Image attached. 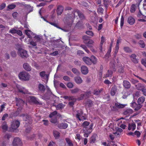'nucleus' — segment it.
I'll list each match as a JSON object with an SVG mask.
<instances>
[{"label":"nucleus","instance_id":"1","mask_svg":"<svg viewBox=\"0 0 146 146\" xmlns=\"http://www.w3.org/2000/svg\"><path fill=\"white\" fill-rule=\"evenodd\" d=\"M30 75L29 74L25 72H21L19 75V78L24 81H27L29 80Z\"/></svg>","mask_w":146,"mask_h":146},{"label":"nucleus","instance_id":"2","mask_svg":"<svg viewBox=\"0 0 146 146\" xmlns=\"http://www.w3.org/2000/svg\"><path fill=\"white\" fill-rule=\"evenodd\" d=\"M17 53L19 56L23 58H27L29 56L27 52L21 48L19 49Z\"/></svg>","mask_w":146,"mask_h":146},{"label":"nucleus","instance_id":"3","mask_svg":"<svg viewBox=\"0 0 146 146\" xmlns=\"http://www.w3.org/2000/svg\"><path fill=\"white\" fill-rule=\"evenodd\" d=\"M110 65L111 70H108V72L105 75V78L111 77L113 74V72L112 70H113V71H115L116 70V69L115 68V64L114 63H110Z\"/></svg>","mask_w":146,"mask_h":146},{"label":"nucleus","instance_id":"4","mask_svg":"<svg viewBox=\"0 0 146 146\" xmlns=\"http://www.w3.org/2000/svg\"><path fill=\"white\" fill-rule=\"evenodd\" d=\"M77 113L76 115V117L79 120L81 121L86 119V117L82 115L83 112L81 110H78L76 111Z\"/></svg>","mask_w":146,"mask_h":146},{"label":"nucleus","instance_id":"5","mask_svg":"<svg viewBox=\"0 0 146 146\" xmlns=\"http://www.w3.org/2000/svg\"><path fill=\"white\" fill-rule=\"evenodd\" d=\"M76 13L78 14L79 17L81 19L84 20L85 19V17L84 14L82 12L77 9L74 10L72 13V15L74 16V18H75V13Z\"/></svg>","mask_w":146,"mask_h":146},{"label":"nucleus","instance_id":"6","mask_svg":"<svg viewBox=\"0 0 146 146\" xmlns=\"http://www.w3.org/2000/svg\"><path fill=\"white\" fill-rule=\"evenodd\" d=\"M13 146H22V143L21 140L18 137L14 138L13 142Z\"/></svg>","mask_w":146,"mask_h":146},{"label":"nucleus","instance_id":"7","mask_svg":"<svg viewBox=\"0 0 146 146\" xmlns=\"http://www.w3.org/2000/svg\"><path fill=\"white\" fill-rule=\"evenodd\" d=\"M20 124V122L18 120H14L12 122L11 127L14 129H17L19 127Z\"/></svg>","mask_w":146,"mask_h":146},{"label":"nucleus","instance_id":"8","mask_svg":"<svg viewBox=\"0 0 146 146\" xmlns=\"http://www.w3.org/2000/svg\"><path fill=\"white\" fill-rule=\"evenodd\" d=\"M17 88L19 91L21 93L24 94H29L28 91L24 87L20 86H17Z\"/></svg>","mask_w":146,"mask_h":146},{"label":"nucleus","instance_id":"9","mask_svg":"<svg viewBox=\"0 0 146 146\" xmlns=\"http://www.w3.org/2000/svg\"><path fill=\"white\" fill-rule=\"evenodd\" d=\"M84 62L87 64L90 65L92 63V60L88 57L85 56L83 58Z\"/></svg>","mask_w":146,"mask_h":146},{"label":"nucleus","instance_id":"10","mask_svg":"<svg viewBox=\"0 0 146 146\" xmlns=\"http://www.w3.org/2000/svg\"><path fill=\"white\" fill-rule=\"evenodd\" d=\"M133 111V110L132 109H127L124 111L123 114L126 116H128L132 114Z\"/></svg>","mask_w":146,"mask_h":146},{"label":"nucleus","instance_id":"11","mask_svg":"<svg viewBox=\"0 0 146 146\" xmlns=\"http://www.w3.org/2000/svg\"><path fill=\"white\" fill-rule=\"evenodd\" d=\"M23 67L25 70L27 71H30L31 70V68L29 64L27 63H24Z\"/></svg>","mask_w":146,"mask_h":146},{"label":"nucleus","instance_id":"12","mask_svg":"<svg viewBox=\"0 0 146 146\" xmlns=\"http://www.w3.org/2000/svg\"><path fill=\"white\" fill-rule=\"evenodd\" d=\"M64 10L63 7L61 5L58 6L57 9V14L58 15H60L63 12Z\"/></svg>","mask_w":146,"mask_h":146},{"label":"nucleus","instance_id":"13","mask_svg":"<svg viewBox=\"0 0 146 146\" xmlns=\"http://www.w3.org/2000/svg\"><path fill=\"white\" fill-rule=\"evenodd\" d=\"M123 85L125 88L126 89H129L131 87L130 83L127 80H124L123 82Z\"/></svg>","mask_w":146,"mask_h":146},{"label":"nucleus","instance_id":"14","mask_svg":"<svg viewBox=\"0 0 146 146\" xmlns=\"http://www.w3.org/2000/svg\"><path fill=\"white\" fill-rule=\"evenodd\" d=\"M58 126L60 129H65L68 127V125L67 123H62L59 124Z\"/></svg>","mask_w":146,"mask_h":146},{"label":"nucleus","instance_id":"15","mask_svg":"<svg viewBox=\"0 0 146 146\" xmlns=\"http://www.w3.org/2000/svg\"><path fill=\"white\" fill-rule=\"evenodd\" d=\"M136 56L135 54H132L130 56L131 60L135 63H137L138 62V60L136 58Z\"/></svg>","mask_w":146,"mask_h":146},{"label":"nucleus","instance_id":"16","mask_svg":"<svg viewBox=\"0 0 146 146\" xmlns=\"http://www.w3.org/2000/svg\"><path fill=\"white\" fill-rule=\"evenodd\" d=\"M81 71L82 73L84 74H86L88 72V69L87 67L85 66L81 67Z\"/></svg>","mask_w":146,"mask_h":146},{"label":"nucleus","instance_id":"17","mask_svg":"<svg viewBox=\"0 0 146 146\" xmlns=\"http://www.w3.org/2000/svg\"><path fill=\"white\" fill-rule=\"evenodd\" d=\"M21 116L23 117V119L25 121L29 122V121H30L31 120V117L27 115L23 114L21 115Z\"/></svg>","mask_w":146,"mask_h":146},{"label":"nucleus","instance_id":"18","mask_svg":"<svg viewBox=\"0 0 146 146\" xmlns=\"http://www.w3.org/2000/svg\"><path fill=\"white\" fill-rule=\"evenodd\" d=\"M117 91V87L116 86L113 87L111 90V94L112 96H114L116 94Z\"/></svg>","mask_w":146,"mask_h":146},{"label":"nucleus","instance_id":"19","mask_svg":"<svg viewBox=\"0 0 146 146\" xmlns=\"http://www.w3.org/2000/svg\"><path fill=\"white\" fill-rule=\"evenodd\" d=\"M90 123L87 121H85L82 124V126L83 127V131L84 132H85L86 130L87 127L89 125Z\"/></svg>","mask_w":146,"mask_h":146},{"label":"nucleus","instance_id":"20","mask_svg":"<svg viewBox=\"0 0 146 146\" xmlns=\"http://www.w3.org/2000/svg\"><path fill=\"white\" fill-rule=\"evenodd\" d=\"M74 80L75 82L78 84H81L82 83L83 80L79 76H77L75 77Z\"/></svg>","mask_w":146,"mask_h":146},{"label":"nucleus","instance_id":"21","mask_svg":"<svg viewBox=\"0 0 146 146\" xmlns=\"http://www.w3.org/2000/svg\"><path fill=\"white\" fill-rule=\"evenodd\" d=\"M25 33L28 36V37L30 38H32V36L31 35H34V34L30 30H25Z\"/></svg>","mask_w":146,"mask_h":146},{"label":"nucleus","instance_id":"22","mask_svg":"<svg viewBox=\"0 0 146 146\" xmlns=\"http://www.w3.org/2000/svg\"><path fill=\"white\" fill-rule=\"evenodd\" d=\"M136 125L133 123H129L128 125V129L129 130H134L135 129Z\"/></svg>","mask_w":146,"mask_h":146},{"label":"nucleus","instance_id":"23","mask_svg":"<svg viewBox=\"0 0 146 146\" xmlns=\"http://www.w3.org/2000/svg\"><path fill=\"white\" fill-rule=\"evenodd\" d=\"M65 140L68 146H74L72 141L69 138L66 137L65 138Z\"/></svg>","mask_w":146,"mask_h":146},{"label":"nucleus","instance_id":"24","mask_svg":"<svg viewBox=\"0 0 146 146\" xmlns=\"http://www.w3.org/2000/svg\"><path fill=\"white\" fill-rule=\"evenodd\" d=\"M65 105L62 103H60L55 106L57 110H61L64 107Z\"/></svg>","mask_w":146,"mask_h":146},{"label":"nucleus","instance_id":"25","mask_svg":"<svg viewBox=\"0 0 146 146\" xmlns=\"http://www.w3.org/2000/svg\"><path fill=\"white\" fill-rule=\"evenodd\" d=\"M128 22L130 25H132L134 24L135 21L134 19L131 17H129L128 18Z\"/></svg>","mask_w":146,"mask_h":146},{"label":"nucleus","instance_id":"26","mask_svg":"<svg viewBox=\"0 0 146 146\" xmlns=\"http://www.w3.org/2000/svg\"><path fill=\"white\" fill-rule=\"evenodd\" d=\"M145 100V97L143 96H141L138 98L137 100V102L138 104H141L144 102Z\"/></svg>","mask_w":146,"mask_h":146},{"label":"nucleus","instance_id":"27","mask_svg":"<svg viewBox=\"0 0 146 146\" xmlns=\"http://www.w3.org/2000/svg\"><path fill=\"white\" fill-rule=\"evenodd\" d=\"M136 86L138 90H141L145 86L139 83L136 85Z\"/></svg>","mask_w":146,"mask_h":146},{"label":"nucleus","instance_id":"28","mask_svg":"<svg viewBox=\"0 0 146 146\" xmlns=\"http://www.w3.org/2000/svg\"><path fill=\"white\" fill-rule=\"evenodd\" d=\"M139 6H137V4H132L130 8V11L131 13H134L136 9Z\"/></svg>","mask_w":146,"mask_h":146},{"label":"nucleus","instance_id":"29","mask_svg":"<svg viewBox=\"0 0 146 146\" xmlns=\"http://www.w3.org/2000/svg\"><path fill=\"white\" fill-rule=\"evenodd\" d=\"M91 94V92L90 91L86 92H85V94H81V98H80L79 100H82V99H83L84 97L85 96H86L87 97H88L89 96H90Z\"/></svg>","mask_w":146,"mask_h":146},{"label":"nucleus","instance_id":"30","mask_svg":"<svg viewBox=\"0 0 146 146\" xmlns=\"http://www.w3.org/2000/svg\"><path fill=\"white\" fill-rule=\"evenodd\" d=\"M8 126L6 123L5 122H4L2 126V128L4 131H5L8 129Z\"/></svg>","mask_w":146,"mask_h":146},{"label":"nucleus","instance_id":"31","mask_svg":"<svg viewBox=\"0 0 146 146\" xmlns=\"http://www.w3.org/2000/svg\"><path fill=\"white\" fill-rule=\"evenodd\" d=\"M17 99L16 106H21L24 103V101L21 99H19L18 100H17Z\"/></svg>","mask_w":146,"mask_h":146},{"label":"nucleus","instance_id":"32","mask_svg":"<svg viewBox=\"0 0 146 146\" xmlns=\"http://www.w3.org/2000/svg\"><path fill=\"white\" fill-rule=\"evenodd\" d=\"M38 88L39 90L41 91L44 92L45 90L44 86L41 84H40L38 85Z\"/></svg>","mask_w":146,"mask_h":146},{"label":"nucleus","instance_id":"33","mask_svg":"<svg viewBox=\"0 0 146 146\" xmlns=\"http://www.w3.org/2000/svg\"><path fill=\"white\" fill-rule=\"evenodd\" d=\"M80 90L79 89L76 88L73 89L71 90L70 91L72 93L74 94L78 92H79Z\"/></svg>","mask_w":146,"mask_h":146},{"label":"nucleus","instance_id":"34","mask_svg":"<svg viewBox=\"0 0 146 146\" xmlns=\"http://www.w3.org/2000/svg\"><path fill=\"white\" fill-rule=\"evenodd\" d=\"M92 131H90L89 129H86L85 132L84 134V136L85 137H88L89 134Z\"/></svg>","mask_w":146,"mask_h":146},{"label":"nucleus","instance_id":"35","mask_svg":"<svg viewBox=\"0 0 146 146\" xmlns=\"http://www.w3.org/2000/svg\"><path fill=\"white\" fill-rule=\"evenodd\" d=\"M96 135H94L91 137L90 140V143H94L96 141Z\"/></svg>","mask_w":146,"mask_h":146},{"label":"nucleus","instance_id":"36","mask_svg":"<svg viewBox=\"0 0 146 146\" xmlns=\"http://www.w3.org/2000/svg\"><path fill=\"white\" fill-rule=\"evenodd\" d=\"M101 39V42H100V50L101 51H102V46L103 43H104V42L105 41V39H104V37L103 36H102V37Z\"/></svg>","mask_w":146,"mask_h":146},{"label":"nucleus","instance_id":"37","mask_svg":"<svg viewBox=\"0 0 146 146\" xmlns=\"http://www.w3.org/2000/svg\"><path fill=\"white\" fill-rule=\"evenodd\" d=\"M53 133L54 137L56 138L60 136V133L56 131H53Z\"/></svg>","mask_w":146,"mask_h":146},{"label":"nucleus","instance_id":"38","mask_svg":"<svg viewBox=\"0 0 146 146\" xmlns=\"http://www.w3.org/2000/svg\"><path fill=\"white\" fill-rule=\"evenodd\" d=\"M83 38L84 42L85 44L87 43V41L90 40L89 37L86 35L83 36Z\"/></svg>","mask_w":146,"mask_h":146},{"label":"nucleus","instance_id":"39","mask_svg":"<svg viewBox=\"0 0 146 146\" xmlns=\"http://www.w3.org/2000/svg\"><path fill=\"white\" fill-rule=\"evenodd\" d=\"M142 106V105L141 104H137L135 107L134 108V109L136 111H138Z\"/></svg>","mask_w":146,"mask_h":146},{"label":"nucleus","instance_id":"40","mask_svg":"<svg viewBox=\"0 0 146 146\" xmlns=\"http://www.w3.org/2000/svg\"><path fill=\"white\" fill-rule=\"evenodd\" d=\"M140 46L142 48H144L145 46V44L144 41L142 40H140L139 42Z\"/></svg>","mask_w":146,"mask_h":146},{"label":"nucleus","instance_id":"41","mask_svg":"<svg viewBox=\"0 0 146 146\" xmlns=\"http://www.w3.org/2000/svg\"><path fill=\"white\" fill-rule=\"evenodd\" d=\"M118 72L120 73H122L124 72V67L123 66H120L118 69Z\"/></svg>","mask_w":146,"mask_h":146},{"label":"nucleus","instance_id":"42","mask_svg":"<svg viewBox=\"0 0 146 146\" xmlns=\"http://www.w3.org/2000/svg\"><path fill=\"white\" fill-rule=\"evenodd\" d=\"M80 46L83 48L87 53H89L90 52L87 49V48L85 45H81Z\"/></svg>","mask_w":146,"mask_h":146},{"label":"nucleus","instance_id":"43","mask_svg":"<svg viewBox=\"0 0 146 146\" xmlns=\"http://www.w3.org/2000/svg\"><path fill=\"white\" fill-rule=\"evenodd\" d=\"M72 71L74 74L76 75H78L79 74V71L76 68H73L72 69Z\"/></svg>","mask_w":146,"mask_h":146},{"label":"nucleus","instance_id":"44","mask_svg":"<svg viewBox=\"0 0 146 146\" xmlns=\"http://www.w3.org/2000/svg\"><path fill=\"white\" fill-rule=\"evenodd\" d=\"M124 50L126 52H132L131 50L128 47H125L124 48Z\"/></svg>","mask_w":146,"mask_h":146},{"label":"nucleus","instance_id":"45","mask_svg":"<svg viewBox=\"0 0 146 146\" xmlns=\"http://www.w3.org/2000/svg\"><path fill=\"white\" fill-rule=\"evenodd\" d=\"M49 23L51 24V25L54 26L56 27L57 28L61 29L62 30H63L61 28H60V27H59L55 23H53V22H49Z\"/></svg>","mask_w":146,"mask_h":146},{"label":"nucleus","instance_id":"46","mask_svg":"<svg viewBox=\"0 0 146 146\" xmlns=\"http://www.w3.org/2000/svg\"><path fill=\"white\" fill-rule=\"evenodd\" d=\"M115 106L119 108H123L124 106L123 105H122L119 103H115Z\"/></svg>","mask_w":146,"mask_h":146},{"label":"nucleus","instance_id":"47","mask_svg":"<svg viewBox=\"0 0 146 146\" xmlns=\"http://www.w3.org/2000/svg\"><path fill=\"white\" fill-rule=\"evenodd\" d=\"M91 60H92V62L94 64H95L96 63L97 59L94 56H92Z\"/></svg>","mask_w":146,"mask_h":146},{"label":"nucleus","instance_id":"48","mask_svg":"<svg viewBox=\"0 0 146 146\" xmlns=\"http://www.w3.org/2000/svg\"><path fill=\"white\" fill-rule=\"evenodd\" d=\"M67 86L69 88H72L73 87L74 85L72 83L69 82L67 84Z\"/></svg>","mask_w":146,"mask_h":146},{"label":"nucleus","instance_id":"49","mask_svg":"<svg viewBox=\"0 0 146 146\" xmlns=\"http://www.w3.org/2000/svg\"><path fill=\"white\" fill-rule=\"evenodd\" d=\"M57 111H54L53 112H52L50 113L49 115V117H50L51 118L55 115L57 114Z\"/></svg>","mask_w":146,"mask_h":146},{"label":"nucleus","instance_id":"50","mask_svg":"<svg viewBox=\"0 0 146 146\" xmlns=\"http://www.w3.org/2000/svg\"><path fill=\"white\" fill-rule=\"evenodd\" d=\"M94 43V41L90 39L87 41V43H86L87 45H93Z\"/></svg>","mask_w":146,"mask_h":146},{"label":"nucleus","instance_id":"51","mask_svg":"<svg viewBox=\"0 0 146 146\" xmlns=\"http://www.w3.org/2000/svg\"><path fill=\"white\" fill-rule=\"evenodd\" d=\"M17 30L14 28H13L12 29L10 30L9 32L12 34H15L16 33Z\"/></svg>","mask_w":146,"mask_h":146},{"label":"nucleus","instance_id":"52","mask_svg":"<svg viewBox=\"0 0 146 146\" xmlns=\"http://www.w3.org/2000/svg\"><path fill=\"white\" fill-rule=\"evenodd\" d=\"M124 23V18L123 16L122 15L121 19L120 26L121 28L123 25Z\"/></svg>","mask_w":146,"mask_h":146},{"label":"nucleus","instance_id":"53","mask_svg":"<svg viewBox=\"0 0 146 146\" xmlns=\"http://www.w3.org/2000/svg\"><path fill=\"white\" fill-rule=\"evenodd\" d=\"M16 7V5L14 4H11L9 5L8 6V8L10 9H13Z\"/></svg>","mask_w":146,"mask_h":146},{"label":"nucleus","instance_id":"54","mask_svg":"<svg viewBox=\"0 0 146 146\" xmlns=\"http://www.w3.org/2000/svg\"><path fill=\"white\" fill-rule=\"evenodd\" d=\"M11 56L13 57H15L16 56L17 54L15 51H12L10 53Z\"/></svg>","mask_w":146,"mask_h":146},{"label":"nucleus","instance_id":"55","mask_svg":"<svg viewBox=\"0 0 146 146\" xmlns=\"http://www.w3.org/2000/svg\"><path fill=\"white\" fill-rule=\"evenodd\" d=\"M135 122L137 124V129H138L139 127L141 126V122L139 120H136L135 121Z\"/></svg>","mask_w":146,"mask_h":146},{"label":"nucleus","instance_id":"56","mask_svg":"<svg viewBox=\"0 0 146 146\" xmlns=\"http://www.w3.org/2000/svg\"><path fill=\"white\" fill-rule=\"evenodd\" d=\"M103 11L104 9L102 7H99L98 9V12L99 13L102 14Z\"/></svg>","mask_w":146,"mask_h":146},{"label":"nucleus","instance_id":"57","mask_svg":"<svg viewBox=\"0 0 146 146\" xmlns=\"http://www.w3.org/2000/svg\"><path fill=\"white\" fill-rule=\"evenodd\" d=\"M76 101V99H74L73 100L70 102L69 104L70 106H72L74 104V102Z\"/></svg>","mask_w":146,"mask_h":146},{"label":"nucleus","instance_id":"58","mask_svg":"<svg viewBox=\"0 0 146 146\" xmlns=\"http://www.w3.org/2000/svg\"><path fill=\"white\" fill-rule=\"evenodd\" d=\"M63 78L64 80L66 81H69L70 80V78L67 76H64Z\"/></svg>","mask_w":146,"mask_h":146},{"label":"nucleus","instance_id":"59","mask_svg":"<svg viewBox=\"0 0 146 146\" xmlns=\"http://www.w3.org/2000/svg\"><path fill=\"white\" fill-rule=\"evenodd\" d=\"M86 33L88 35L91 36H93L94 35L92 31H87L86 32Z\"/></svg>","mask_w":146,"mask_h":146},{"label":"nucleus","instance_id":"60","mask_svg":"<svg viewBox=\"0 0 146 146\" xmlns=\"http://www.w3.org/2000/svg\"><path fill=\"white\" fill-rule=\"evenodd\" d=\"M46 75V72L45 71H43L40 73V75L42 77H44Z\"/></svg>","mask_w":146,"mask_h":146},{"label":"nucleus","instance_id":"61","mask_svg":"<svg viewBox=\"0 0 146 146\" xmlns=\"http://www.w3.org/2000/svg\"><path fill=\"white\" fill-rule=\"evenodd\" d=\"M50 121L51 122L53 123H56L57 122V120L56 118H52Z\"/></svg>","mask_w":146,"mask_h":146},{"label":"nucleus","instance_id":"62","mask_svg":"<svg viewBox=\"0 0 146 146\" xmlns=\"http://www.w3.org/2000/svg\"><path fill=\"white\" fill-rule=\"evenodd\" d=\"M100 92V90H96L94 91V94L96 95H99Z\"/></svg>","mask_w":146,"mask_h":146},{"label":"nucleus","instance_id":"63","mask_svg":"<svg viewBox=\"0 0 146 146\" xmlns=\"http://www.w3.org/2000/svg\"><path fill=\"white\" fill-rule=\"evenodd\" d=\"M143 4V8L145 9V12L146 14V0H144Z\"/></svg>","mask_w":146,"mask_h":146},{"label":"nucleus","instance_id":"64","mask_svg":"<svg viewBox=\"0 0 146 146\" xmlns=\"http://www.w3.org/2000/svg\"><path fill=\"white\" fill-rule=\"evenodd\" d=\"M141 62L142 64L146 67V60L145 59H143L141 61Z\"/></svg>","mask_w":146,"mask_h":146}]
</instances>
